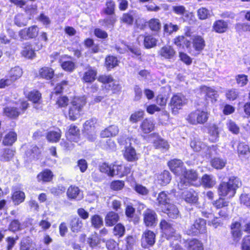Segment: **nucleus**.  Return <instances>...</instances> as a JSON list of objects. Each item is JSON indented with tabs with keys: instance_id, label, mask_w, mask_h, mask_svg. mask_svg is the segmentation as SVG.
I'll list each match as a JSON object with an SVG mask.
<instances>
[{
	"instance_id": "22",
	"label": "nucleus",
	"mask_w": 250,
	"mask_h": 250,
	"mask_svg": "<svg viewBox=\"0 0 250 250\" xmlns=\"http://www.w3.org/2000/svg\"><path fill=\"white\" fill-rule=\"evenodd\" d=\"M30 19L31 18L27 17L23 14H19L15 16L14 22L18 27H22L26 26Z\"/></svg>"
},
{
	"instance_id": "1",
	"label": "nucleus",
	"mask_w": 250,
	"mask_h": 250,
	"mask_svg": "<svg viewBox=\"0 0 250 250\" xmlns=\"http://www.w3.org/2000/svg\"><path fill=\"white\" fill-rule=\"evenodd\" d=\"M242 185L241 181L236 176H231L227 182L221 183L218 188V193L220 196L232 197L236 193V191Z\"/></svg>"
},
{
	"instance_id": "54",
	"label": "nucleus",
	"mask_w": 250,
	"mask_h": 250,
	"mask_svg": "<svg viewBox=\"0 0 250 250\" xmlns=\"http://www.w3.org/2000/svg\"><path fill=\"white\" fill-rule=\"evenodd\" d=\"M144 112L143 110H139L131 114L129 120L132 123H135L141 120L144 117Z\"/></svg>"
},
{
	"instance_id": "16",
	"label": "nucleus",
	"mask_w": 250,
	"mask_h": 250,
	"mask_svg": "<svg viewBox=\"0 0 250 250\" xmlns=\"http://www.w3.org/2000/svg\"><path fill=\"white\" fill-rule=\"evenodd\" d=\"M21 54L22 56L28 59L33 58L35 57L36 54L31 44L29 42H26L23 44Z\"/></svg>"
},
{
	"instance_id": "41",
	"label": "nucleus",
	"mask_w": 250,
	"mask_h": 250,
	"mask_svg": "<svg viewBox=\"0 0 250 250\" xmlns=\"http://www.w3.org/2000/svg\"><path fill=\"white\" fill-rule=\"evenodd\" d=\"M188 248L191 250H203V243L196 239H193L188 242Z\"/></svg>"
},
{
	"instance_id": "48",
	"label": "nucleus",
	"mask_w": 250,
	"mask_h": 250,
	"mask_svg": "<svg viewBox=\"0 0 250 250\" xmlns=\"http://www.w3.org/2000/svg\"><path fill=\"white\" fill-rule=\"evenodd\" d=\"M205 45V41L201 36H196L193 40V46L195 49L201 51L203 49Z\"/></svg>"
},
{
	"instance_id": "34",
	"label": "nucleus",
	"mask_w": 250,
	"mask_h": 250,
	"mask_svg": "<svg viewBox=\"0 0 250 250\" xmlns=\"http://www.w3.org/2000/svg\"><path fill=\"white\" fill-rule=\"evenodd\" d=\"M202 92L206 94V96L211 99L212 102L213 100L216 101L218 97L217 92L212 88L203 86L201 89Z\"/></svg>"
},
{
	"instance_id": "5",
	"label": "nucleus",
	"mask_w": 250,
	"mask_h": 250,
	"mask_svg": "<svg viewBox=\"0 0 250 250\" xmlns=\"http://www.w3.org/2000/svg\"><path fill=\"white\" fill-rule=\"evenodd\" d=\"M158 54L163 59L169 62H174L176 58V52L170 45H165L158 51Z\"/></svg>"
},
{
	"instance_id": "23",
	"label": "nucleus",
	"mask_w": 250,
	"mask_h": 250,
	"mask_svg": "<svg viewBox=\"0 0 250 250\" xmlns=\"http://www.w3.org/2000/svg\"><path fill=\"white\" fill-rule=\"evenodd\" d=\"M119 217L117 213L110 211L105 217V223L107 226H112L116 224L119 220Z\"/></svg>"
},
{
	"instance_id": "9",
	"label": "nucleus",
	"mask_w": 250,
	"mask_h": 250,
	"mask_svg": "<svg viewBox=\"0 0 250 250\" xmlns=\"http://www.w3.org/2000/svg\"><path fill=\"white\" fill-rule=\"evenodd\" d=\"M97 74V69L95 67L88 66L85 69L82 80L85 83H92L96 79Z\"/></svg>"
},
{
	"instance_id": "49",
	"label": "nucleus",
	"mask_w": 250,
	"mask_h": 250,
	"mask_svg": "<svg viewBox=\"0 0 250 250\" xmlns=\"http://www.w3.org/2000/svg\"><path fill=\"white\" fill-rule=\"evenodd\" d=\"M148 26L152 31L158 32L161 29V23L159 20L157 19H152L148 21Z\"/></svg>"
},
{
	"instance_id": "7",
	"label": "nucleus",
	"mask_w": 250,
	"mask_h": 250,
	"mask_svg": "<svg viewBox=\"0 0 250 250\" xmlns=\"http://www.w3.org/2000/svg\"><path fill=\"white\" fill-rule=\"evenodd\" d=\"M144 221L147 227L155 226L158 219L157 215L155 212L150 209H146L143 213Z\"/></svg>"
},
{
	"instance_id": "13",
	"label": "nucleus",
	"mask_w": 250,
	"mask_h": 250,
	"mask_svg": "<svg viewBox=\"0 0 250 250\" xmlns=\"http://www.w3.org/2000/svg\"><path fill=\"white\" fill-rule=\"evenodd\" d=\"M168 165L171 170L175 174L179 175L183 172V162L179 159H173L169 161Z\"/></svg>"
},
{
	"instance_id": "18",
	"label": "nucleus",
	"mask_w": 250,
	"mask_h": 250,
	"mask_svg": "<svg viewBox=\"0 0 250 250\" xmlns=\"http://www.w3.org/2000/svg\"><path fill=\"white\" fill-rule=\"evenodd\" d=\"M15 151L9 148L0 150V160L2 162H8L12 159Z\"/></svg>"
},
{
	"instance_id": "59",
	"label": "nucleus",
	"mask_w": 250,
	"mask_h": 250,
	"mask_svg": "<svg viewBox=\"0 0 250 250\" xmlns=\"http://www.w3.org/2000/svg\"><path fill=\"white\" fill-rule=\"evenodd\" d=\"M179 29L177 25L173 24L172 23L165 24L164 26V32L171 34L174 32H176Z\"/></svg>"
},
{
	"instance_id": "56",
	"label": "nucleus",
	"mask_w": 250,
	"mask_h": 250,
	"mask_svg": "<svg viewBox=\"0 0 250 250\" xmlns=\"http://www.w3.org/2000/svg\"><path fill=\"white\" fill-rule=\"evenodd\" d=\"M190 181L187 180L186 178L182 176L180 178V181L178 183V188L180 190H183L187 189L188 187L191 186Z\"/></svg>"
},
{
	"instance_id": "3",
	"label": "nucleus",
	"mask_w": 250,
	"mask_h": 250,
	"mask_svg": "<svg viewBox=\"0 0 250 250\" xmlns=\"http://www.w3.org/2000/svg\"><path fill=\"white\" fill-rule=\"evenodd\" d=\"M209 113L204 110H195L188 116L187 120L192 125L204 124L208 118Z\"/></svg>"
},
{
	"instance_id": "44",
	"label": "nucleus",
	"mask_w": 250,
	"mask_h": 250,
	"mask_svg": "<svg viewBox=\"0 0 250 250\" xmlns=\"http://www.w3.org/2000/svg\"><path fill=\"white\" fill-rule=\"evenodd\" d=\"M125 158L129 161H133L136 159L135 150L132 147H126L124 153Z\"/></svg>"
},
{
	"instance_id": "50",
	"label": "nucleus",
	"mask_w": 250,
	"mask_h": 250,
	"mask_svg": "<svg viewBox=\"0 0 250 250\" xmlns=\"http://www.w3.org/2000/svg\"><path fill=\"white\" fill-rule=\"evenodd\" d=\"M112 80V77L109 75H101L98 78V81L104 85V86L105 89L110 88Z\"/></svg>"
},
{
	"instance_id": "32",
	"label": "nucleus",
	"mask_w": 250,
	"mask_h": 250,
	"mask_svg": "<svg viewBox=\"0 0 250 250\" xmlns=\"http://www.w3.org/2000/svg\"><path fill=\"white\" fill-rule=\"evenodd\" d=\"M110 16L106 17L104 20L99 21L100 23L106 27H113L116 21V17L115 15H109Z\"/></svg>"
},
{
	"instance_id": "8",
	"label": "nucleus",
	"mask_w": 250,
	"mask_h": 250,
	"mask_svg": "<svg viewBox=\"0 0 250 250\" xmlns=\"http://www.w3.org/2000/svg\"><path fill=\"white\" fill-rule=\"evenodd\" d=\"M181 197L187 203L190 204L196 203L198 200L197 193L193 189L184 190L181 193Z\"/></svg>"
},
{
	"instance_id": "19",
	"label": "nucleus",
	"mask_w": 250,
	"mask_h": 250,
	"mask_svg": "<svg viewBox=\"0 0 250 250\" xmlns=\"http://www.w3.org/2000/svg\"><path fill=\"white\" fill-rule=\"evenodd\" d=\"M125 174H126V173L123 170V166L116 164L111 165V169L110 173H109V176H114L115 175H118L119 177H122Z\"/></svg>"
},
{
	"instance_id": "58",
	"label": "nucleus",
	"mask_w": 250,
	"mask_h": 250,
	"mask_svg": "<svg viewBox=\"0 0 250 250\" xmlns=\"http://www.w3.org/2000/svg\"><path fill=\"white\" fill-rule=\"evenodd\" d=\"M132 138L126 136H121L118 139V143L125 146V148L131 146Z\"/></svg>"
},
{
	"instance_id": "24",
	"label": "nucleus",
	"mask_w": 250,
	"mask_h": 250,
	"mask_svg": "<svg viewBox=\"0 0 250 250\" xmlns=\"http://www.w3.org/2000/svg\"><path fill=\"white\" fill-rule=\"evenodd\" d=\"M140 129L144 133H149L154 129V124L148 119L144 120L140 125Z\"/></svg>"
},
{
	"instance_id": "10",
	"label": "nucleus",
	"mask_w": 250,
	"mask_h": 250,
	"mask_svg": "<svg viewBox=\"0 0 250 250\" xmlns=\"http://www.w3.org/2000/svg\"><path fill=\"white\" fill-rule=\"evenodd\" d=\"M185 104V97L180 94H178L173 95L172 97L170 105L172 109L176 108L177 109H180L181 106Z\"/></svg>"
},
{
	"instance_id": "63",
	"label": "nucleus",
	"mask_w": 250,
	"mask_h": 250,
	"mask_svg": "<svg viewBox=\"0 0 250 250\" xmlns=\"http://www.w3.org/2000/svg\"><path fill=\"white\" fill-rule=\"evenodd\" d=\"M241 204L246 207H250V195L249 194H242L240 197Z\"/></svg>"
},
{
	"instance_id": "28",
	"label": "nucleus",
	"mask_w": 250,
	"mask_h": 250,
	"mask_svg": "<svg viewBox=\"0 0 250 250\" xmlns=\"http://www.w3.org/2000/svg\"><path fill=\"white\" fill-rule=\"evenodd\" d=\"M201 181L202 185L208 188L213 187L216 184L215 179L213 176L207 174L203 176Z\"/></svg>"
},
{
	"instance_id": "26",
	"label": "nucleus",
	"mask_w": 250,
	"mask_h": 250,
	"mask_svg": "<svg viewBox=\"0 0 250 250\" xmlns=\"http://www.w3.org/2000/svg\"><path fill=\"white\" fill-rule=\"evenodd\" d=\"M53 176L52 172L50 170L46 169L38 175L37 179L39 181L48 182L51 181Z\"/></svg>"
},
{
	"instance_id": "36",
	"label": "nucleus",
	"mask_w": 250,
	"mask_h": 250,
	"mask_svg": "<svg viewBox=\"0 0 250 250\" xmlns=\"http://www.w3.org/2000/svg\"><path fill=\"white\" fill-rule=\"evenodd\" d=\"M181 174L182 176H183L189 181H195L198 178L197 172L192 169L183 170Z\"/></svg>"
},
{
	"instance_id": "60",
	"label": "nucleus",
	"mask_w": 250,
	"mask_h": 250,
	"mask_svg": "<svg viewBox=\"0 0 250 250\" xmlns=\"http://www.w3.org/2000/svg\"><path fill=\"white\" fill-rule=\"evenodd\" d=\"M227 125L229 130L233 133L237 134L239 132V127L232 120L228 121Z\"/></svg>"
},
{
	"instance_id": "37",
	"label": "nucleus",
	"mask_w": 250,
	"mask_h": 250,
	"mask_svg": "<svg viewBox=\"0 0 250 250\" xmlns=\"http://www.w3.org/2000/svg\"><path fill=\"white\" fill-rule=\"evenodd\" d=\"M240 227V224L238 222H235L231 225V233L236 241L239 240L242 235Z\"/></svg>"
},
{
	"instance_id": "64",
	"label": "nucleus",
	"mask_w": 250,
	"mask_h": 250,
	"mask_svg": "<svg viewBox=\"0 0 250 250\" xmlns=\"http://www.w3.org/2000/svg\"><path fill=\"white\" fill-rule=\"evenodd\" d=\"M242 250H250V235L245 236L241 245Z\"/></svg>"
},
{
	"instance_id": "43",
	"label": "nucleus",
	"mask_w": 250,
	"mask_h": 250,
	"mask_svg": "<svg viewBox=\"0 0 250 250\" xmlns=\"http://www.w3.org/2000/svg\"><path fill=\"white\" fill-rule=\"evenodd\" d=\"M153 145L154 147L157 149L167 150L169 147L167 142L160 138H158L155 140L153 142Z\"/></svg>"
},
{
	"instance_id": "51",
	"label": "nucleus",
	"mask_w": 250,
	"mask_h": 250,
	"mask_svg": "<svg viewBox=\"0 0 250 250\" xmlns=\"http://www.w3.org/2000/svg\"><path fill=\"white\" fill-rule=\"evenodd\" d=\"M91 224L95 228H100L103 225V219L99 215H94L91 218Z\"/></svg>"
},
{
	"instance_id": "4",
	"label": "nucleus",
	"mask_w": 250,
	"mask_h": 250,
	"mask_svg": "<svg viewBox=\"0 0 250 250\" xmlns=\"http://www.w3.org/2000/svg\"><path fill=\"white\" fill-rule=\"evenodd\" d=\"M22 71L19 66L12 68L9 72V79H2L0 80V88L10 85L12 83L21 77Z\"/></svg>"
},
{
	"instance_id": "15",
	"label": "nucleus",
	"mask_w": 250,
	"mask_h": 250,
	"mask_svg": "<svg viewBox=\"0 0 250 250\" xmlns=\"http://www.w3.org/2000/svg\"><path fill=\"white\" fill-rule=\"evenodd\" d=\"M27 98L34 104L37 105L34 106L35 108H39L41 107L38 106L41 103L42 94L39 91L33 90L30 91L28 94Z\"/></svg>"
},
{
	"instance_id": "30",
	"label": "nucleus",
	"mask_w": 250,
	"mask_h": 250,
	"mask_svg": "<svg viewBox=\"0 0 250 250\" xmlns=\"http://www.w3.org/2000/svg\"><path fill=\"white\" fill-rule=\"evenodd\" d=\"M40 76L46 80H50L54 75V71L51 68L43 67L39 70Z\"/></svg>"
},
{
	"instance_id": "46",
	"label": "nucleus",
	"mask_w": 250,
	"mask_h": 250,
	"mask_svg": "<svg viewBox=\"0 0 250 250\" xmlns=\"http://www.w3.org/2000/svg\"><path fill=\"white\" fill-rule=\"evenodd\" d=\"M157 40L151 35H147L144 38V44L146 48H150L156 45Z\"/></svg>"
},
{
	"instance_id": "21",
	"label": "nucleus",
	"mask_w": 250,
	"mask_h": 250,
	"mask_svg": "<svg viewBox=\"0 0 250 250\" xmlns=\"http://www.w3.org/2000/svg\"><path fill=\"white\" fill-rule=\"evenodd\" d=\"M83 226L82 220L78 217L72 218L70 222V227L71 231L77 233L81 231Z\"/></svg>"
},
{
	"instance_id": "53",
	"label": "nucleus",
	"mask_w": 250,
	"mask_h": 250,
	"mask_svg": "<svg viewBox=\"0 0 250 250\" xmlns=\"http://www.w3.org/2000/svg\"><path fill=\"white\" fill-rule=\"evenodd\" d=\"M67 82L66 81H62L61 83L58 84L54 89V91L51 93V99H55V95H57L61 93L63 89V86L66 85Z\"/></svg>"
},
{
	"instance_id": "17",
	"label": "nucleus",
	"mask_w": 250,
	"mask_h": 250,
	"mask_svg": "<svg viewBox=\"0 0 250 250\" xmlns=\"http://www.w3.org/2000/svg\"><path fill=\"white\" fill-rule=\"evenodd\" d=\"M67 196L71 199H80L82 198L79 188L76 186H71L67 190Z\"/></svg>"
},
{
	"instance_id": "29",
	"label": "nucleus",
	"mask_w": 250,
	"mask_h": 250,
	"mask_svg": "<svg viewBox=\"0 0 250 250\" xmlns=\"http://www.w3.org/2000/svg\"><path fill=\"white\" fill-rule=\"evenodd\" d=\"M208 133L210 135L209 140L212 142H215L219 137L218 127L215 124H210L208 127Z\"/></svg>"
},
{
	"instance_id": "31",
	"label": "nucleus",
	"mask_w": 250,
	"mask_h": 250,
	"mask_svg": "<svg viewBox=\"0 0 250 250\" xmlns=\"http://www.w3.org/2000/svg\"><path fill=\"white\" fill-rule=\"evenodd\" d=\"M17 133L14 131H10L4 137L2 143L5 146H11L17 140Z\"/></svg>"
},
{
	"instance_id": "55",
	"label": "nucleus",
	"mask_w": 250,
	"mask_h": 250,
	"mask_svg": "<svg viewBox=\"0 0 250 250\" xmlns=\"http://www.w3.org/2000/svg\"><path fill=\"white\" fill-rule=\"evenodd\" d=\"M197 15L199 19L201 20H206L210 16L209 10L204 7L200 8L198 10Z\"/></svg>"
},
{
	"instance_id": "40",
	"label": "nucleus",
	"mask_w": 250,
	"mask_h": 250,
	"mask_svg": "<svg viewBox=\"0 0 250 250\" xmlns=\"http://www.w3.org/2000/svg\"><path fill=\"white\" fill-rule=\"evenodd\" d=\"M62 131L59 129L58 131H51L49 132L46 136L48 141L53 143L58 142L61 137Z\"/></svg>"
},
{
	"instance_id": "35",
	"label": "nucleus",
	"mask_w": 250,
	"mask_h": 250,
	"mask_svg": "<svg viewBox=\"0 0 250 250\" xmlns=\"http://www.w3.org/2000/svg\"><path fill=\"white\" fill-rule=\"evenodd\" d=\"M157 201L159 206L161 208H163V206L166 207L167 204H169V197L165 191H162L159 194Z\"/></svg>"
},
{
	"instance_id": "14",
	"label": "nucleus",
	"mask_w": 250,
	"mask_h": 250,
	"mask_svg": "<svg viewBox=\"0 0 250 250\" xmlns=\"http://www.w3.org/2000/svg\"><path fill=\"white\" fill-rule=\"evenodd\" d=\"M163 211L166 213L167 216L172 219H176L179 216V211L177 207L171 204H167L163 209Z\"/></svg>"
},
{
	"instance_id": "52",
	"label": "nucleus",
	"mask_w": 250,
	"mask_h": 250,
	"mask_svg": "<svg viewBox=\"0 0 250 250\" xmlns=\"http://www.w3.org/2000/svg\"><path fill=\"white\" fill-rule=\"evenodd\" d=\"M106 7L103 10L104 12L107 15H115V3L112 0H108L106 2Z\"/></svg>"
},
{
	"instance_id": "42",
	"label": "nucleus",
	"mask_w": 250,
	"mask_h": 250,
	"mask_svg": "<svg viewBox=\"0 0 250 250\" xmlns=\"http://www.w3.org/2000/svg\"><path fill=\"white\" fill-rule=\"evenodd\" d=\"M25 199L24 193L21 191H16L12 195V199L15 205H19L23 202Z\"/></svg>"
},
{
	"instance_id": "25",
	"label": "nucleus",
	"mask_w": 250,
	"mask_h": 250,
	"mask_svg": "<svg viewBox=\"0 0 250 250\" xmlns=\"http://www.w3.org/2000/svg\"><path fill=\"white\" fill-rule=\"evenodd\" d=\"M26 154L31 159H38L41 150L36 145H31L27 150Z\"/></svg>"
},
{
	"instance_id": "27",
	"label": "nucleus",
	"mask_w": 250,
	"mask_h": 250,
	"mask_svg": "<svg viewBox=\"0 0 250 250\" xmlns=\"http://www.w3.org/2000/svg\"><path fill=\"white\" fill-rule=\"evenodd\" d=\"M210 164L211 166L214 168L222 169L225 167L227 160L220 157H214L211 160Z\"/></svg>"
},
{
	"instance_id": "12",
	"label": "nucleus",
	"mask_w": 250,
	"mask_h": 250,
	"mask_svg": "<svg viewBox=\"0 0 250 250\" xmlns=\"http://www.w3.org/2000/svg\"><path fill=\"white\" fill-rule=\"evenodd\" d=\"M212 29L217 33H224L228 29V23L223 20H217L213 24Z\"/></svg>"
},
{
	"instance_id": "33",
	"label": "nucleus",
	"mask_w": 250,
	"mask_h": 250,
	"mask_svg": "<svg viewBox=\"0 0 250 250\" xmlns=\"http://www.w3.org/2000/svg\"><path fill=\"white\" fill-rule=\"evenodd\" d=\"M135 16V12L133 11H131L128 13L124 14L121 19V20L122 22L128 25H131L133 23Z\"/></svg>"
},
{
	"instance_id": "47",
	"label": "nucleus",
	"mask_w": 250,
	"mask_h": 250,
	"mask_svg": "<svg viewBox=\"0 0 250 250\" xmlns=\"http://www.w3.org/2000/svg\"><path fill=\"white\" fill-rule=\"evenodd\" d=\"M96 123V119H92L86 121L83 125L84 131L87 132L94 133L95 130V124Z\"/></svg>"
},
{
	"instance_id": "57",
	"label": "nucleus",
	"mask_w": 250,
	"mask_h": 250,
	"mask_svg": "<svg viewBox=\"0 0 250 250\" xmlns=\"http://www.w3.org/2000/svg\"><path fill=\"white\" fill-rule=\"evenodd\" d=\"M190 145L195 151H200L205 146V145L202 142L196 139L191 141Z\"/></svg>"
},
{
	"instance_id": "62",
	"label": "nucleus",
	"mask_w": 250,
	"mask_h": 250,
	"mask_svg": "<svg viewBox=\"0 0 250 250\" xmlns=\"http://www.w3.org/2000/svg\"><path fill=\"white\" fill-rule=\"evenodd\" d=\"M229 202L224 199L220 198L213 203V206L218 209L222 208L228 206Z\"/></svg>"
},
{
	"instance_id": "2",
	"label": "nucleus",
	"mask_w": 250,
	"mask_h": 250,
	"mask_svg": "<svg viewBox=\"0 0 250 250\" xmlns=\"http://www.w3.org/2000/svg\"><path fill=\"white\" fill-rule=\"evenodd\" d=\"M206 221L202 218L197 219L186 230L188 235L196 236L207 232Z\"/></svg>"
},
{
	"instance_id": "39",
	"label": "nucleus",
	"mask_w": 250,
	"mask_h": 250,
	"mask_svg": "<svg viewBox=\"0 0 250 250\" xmlns=\"http://www.w3.org/2000/svg\"><path fill=\"white\" fill-rule=\"evenodd\" d=\"M171 179L170 173L167 170H164L158 177L159 183L162 186L168 184L171 181Z\"/></svg>"
},
{
	"instance_id": "11",
	"label": "nucleus",
	"mask_w": 250,
	"mask_h": 250,
	"mask_svg": "<svg viewBox=\"0 0 250 250\" xmlns=\"http://www.w3.org/2000/svg\"><path fill=\"white\" fill-rule=\"evenodd\" d=\"M142 245H144V247L148 246H152L155 242V233L150 230L146 231L142 236Z\"/></svg>"
},
{
	"instance_id": "61",
	"label": "nucleus",
	"mask_w": 250,
	"mask_h": 250,
	"mask_svg": "<svg viewBox=\"0 0 250 250\" xmlns=\"http://www.w3.org/2000/svg\"><path fill=\"white\" fill-rule=\"evenodd\" d=\"M238 95L239 92L238 90L233 88L228 90L226 93L227 98L232 101L235 100Z\"/></svg>"
},
{
	"instance_id": "38",
	"label": "nucleus",
	"mask_w": 250,
	"mask_h": 250,
	"mask_svg": "<svg viewBox=\"0 0 250 250\" xmlns=\"http://www.w3.org/2000/svg\"><path fill=\"white\" fill-rule=\"evenodd\" d=\"M71 103L75 109H81L86 103V98L84 96L75 97Z\"/></svg>"
},
{
	"instance_id": "6",
	"label": "nucleus",
	"mask_w": 250,
	"mask_h": 250,
	"mask_svg": "<svg viewBox=\"0 0 250 250\" xmlns=\"http://www.w3.org/2000/svg\"><path fill=\"white\" fill-rule=\"evenodd\" d=\"M39 31V29L37 25H32L21 30L19 32V36L21 39L25 40L34 39L37 37Z\"/></svg>"
},
{
	"instance_id": "45",
	"label": "nucleus",
	"mask_w": 250,
	"mask_h": 250,
	"mask_svg": "<svg viewBox=\"0 0 250 250\" xmlns=\"http://www.w3.org/2000/svg\"><path fill=\"white\" fill-rule=\"evenodd\" d=\"M118 62L117 58L113 56H108L105 59V65L109 69L117 66Z\"/></svg>"
},
{
	"instance_id": "20",
	"label": "nucleus",
	"mask_w": 250,
	"mask_h": 250,
	"mask_svg": "<svg viewBox=\"0 0 250 250\" xmlns=\"http://www.w3.org/2000/svg\"><path fill=\"white\" fill-rule=\"evenodd\" d=\"M118 127L116 125H112L103 130L101 133V136L103 138H107L115 136L118 134Z\"/></svg>"
}]
</instances>
